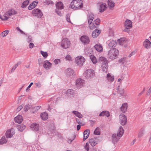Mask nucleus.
<instances>
[{
  "instance_id": "1",
  "label": "nucleus",
  "mask_w": 151,
  "mask_h": 151,
  "mask_svg": "<svg viewBox=\"0 0 151 151\" xmlns=\"http://www.w3.org/2000/svg\"><path fill=\"white\" fill-rule=\"evenodd\" d=\"M94 16L92 14H90L88 17V23L89 24V27L91 29H93L98 27L99 25L100 20L99 19H97L92 22L94 19Z\"/></svg>"
},
{
  "instance_id": "2",
  "label": "nucleus",
  "mask_w": 151,
  "mask_h": 151,
  "mask_svg": "<svg viewBox=\"0 0 151 151\" xmlns=\"http://www.w3.org/2000/svg\"><path fill=\"white\" fill-rule=\"evenodd\" d=\"M83 6V1L81 0H73L71 3L69 7L77 10L81 9Z\"/></svg>"
},
{
  "instance_id": "3",
  "label": "nucleus",
  "mask_w": 151,
  "mask_h": 151,
  "mask_svg": "<svg viewBox=\"0 0 151 151\" xmlns=\"http://www.w3.org/2000/svg\"><path fill=\"white\" fill-rule=\"evenodd\" d=\"M124 130L122 126H120L118 129V132L116 134H113L112 135V142L114 143L117 142L122 137L124 133Z\"/></svg>"
},
{
  "instance_id": "4",
  "label": "nucleus",
  "mask_w": 151,
  "mask_h": 151,
  "mask_svg": "<svg viewBox=\"0 0 151 151\" xmlns=\"http://www.w3.org/2000/svg\"><path fill=\"white\" fill-rule=\"evenodd\" d=\"M119 54V51L117 49L113 48L109 51L108 57L110 59L114 60L117 58Z\"/></svg>"
},
{
  "instance_id": "5",
  "label": "nucleus",
  "mask_w": 151,
  "mask_h": 151,
  "mask_svg": "<svg viewBox=\"0 0 151 151\" xmlns=\"http://www.w3.org/2000/svg\"><path fill=\"white\" fill-rule=\"evenodd\" d=\"M99 60L102 64L101 66L102 71L104 72L107 73L108 67V60L104 57H100Z\"/></svg>"
},
{
  "instance_id": "6",
  "label": "nucleus",
  "mask_w": 151,
  "mask_h": 151,
  "mask_svg": "<svg viewBox=\"0 0 151 151\" xmlns=\"http://www.w3.org/2000/svg\"><path fill=\"white\" fill-rule=\"evenodd\" d=\"M30 127L32 130L36 132V134L38 136L41 135L42 133V130L41 129H39L38 124L34 123L31 124Z\"/></svg>"
},
{
  "instance_id": "7",
  "label": "nucleus",
  "mask_w": 151,
  "mask_h": 151,
  "mask_svg": "<svg viewBox=\"0 0 151 151\" xmlns=\"http://www.w3.org/2000/svg\"><path fill=\"white\" fill-rule=\"evenodd\" d=\"M124 26L125 29L124 31L125 32H128V29L132 27V22L129 19H126L124 23Z\"/></svg>"
},
{
  "instance_id": "8",
  "label": "nucleus",
  "mask_w": 151,
  "mask_h": 151,
  "mask_svg": "<svg viewBox=\"0 0 151 151\" xmlns=\"http://www.w3.org/2000/svg\"><path fill=\"white\" fill-rule=\"evenodd\" d=\"M70 44L69 40L68 38H65L62 40L61 45L63 48L66 49L70 47Z\"/></svg>"
},
{
  "instance_id": "9",
  "label": "nucleus",
  "mask_w": 151,
  "mask_h": 151,
  "mask_svg": "<svg viewBox=\"0 0 151 151\" xmlns=\"http://www.w3.org/2000/svg\"><path fill=\"white\" fill-rule=\"evenodd\" d=\"M94 75V71L91 69L86 70L84 73V76L86 78H88Z\"/></svg>"
},
{
  "instance_id": "10",
  "label": "nucleus",
  "mask_w": 151,
  "mask_h": 151,
  "mask_svg": "<svg viewBox=\"0 0 151 151\" xmlns=\"http://www.w3.org/2000/svg\"><path fill=\"white\" fill-rule=\"evenodd\" d=\"M76 61L77 64L78 65L81 66L83 65V63L85 62V59L83 57L80 56L76 58Z\"/></svg>"
},
{
  "instance_id": "11",
  "label": "nucleus",
  "mask_w": 151,
  "mask_h": 151,
  "mask_svg": "<svg viewBox=\"0 0 151 151\" xmlns=\"http://www.w3.org/2000/svg\"><path fill=\"white\" fill-rule=\"evenodd\" d=\"M32 14L33 16L38 18H41L42 16V14L41 11L38 9H35L32 11Z\"/></svg>"
},
{
  "instance_id": "12",
  "label": "nucleus",
  "mask_w": 151,
  "mask_h": 151,
  "mask_svg": "<svg viewBox=\"0 0 151 151\" xmlns=\"http://www.w3.org/2000/svg\"><path fill=\"white\" fill-rule=\"evenodd\" d=\"M120 123L122 125H125L127 122V118L124 114H120L119 115Z\"/></svg>"
},
{
  "instance_id": "13",
  "label": "nucleus",
  "mask_w": 151,
  "mask_h": 151,
  "mask_svg": "<svg viewBox=\"0 0 151 151\" xmlns=\"http://www.w3.org/2000/svg\"><path fill=\"white\" fill-rule=\"evenodd\" d=\"M80 40L83 43L86 45L88 44L90 41L89 37L85 35L81 36Z\"/></svg>"
},
{
  "instance_id": "14",
  "label": "nucleus",
  "mask_w": 151,
  "mask_h": 151,
  "mask_svg": "<svg viewBox=\"0 0 151 151\" xmlns=\"http://www.w3.org/2000/svg\"><path fill=\"white\" fill-rule=\"evenodd\" d=\"M15 134L14 130V129L12 128L8 130L6 133V136L7 138H11Z\"/></svg>"
},
{
  "instance_id": "15",
  "label": "nucleus",
  "mask_w": 151,
  "mask_h": 151,
  "mask_svg": "<svg viewBox=\"0 0 151 151\" xmlns=\"http://www.w3.org/2000/svg\"><path fill=\"white\" fill-rule=\"evenodd\" d=\"M52 65L51 63L48 61L46 60L44 62L43 65L46 70H48L51 68Z\"/></svg>"
},
{
  "instance_id": "16",
  "label": "nucleus",
  "mask_w": 151,
  "mask_h": 151,
  "mask_svg": "<svg viewBox=\"0 0 151 151\" xmlns=\"http://www.w3.org/2000/svg\"><path fill=\"white\" fill-rule=\"evenodd\" d=\"M84 84V81L81 79L79 78L76 80V85L78 87H81Z\"/></svg>"
},
{
  "instance_id": "17",
  "label": "nucleus",
  "mask_w": 151,
  "mask_h": 151,
  "mask_svg": "<svg viewBox=\"0 0 151 151\" xmlns=\"http://www.w3.org/2000/svg\"><path fill=\"white\" fill-rule=\"evenodd\" d=\"M143 45L144 47L147 49L151 47V42L147 39H146L143 42Z\"/></svg>"
},
{
  "instance_id": "18",
  "label": "nucleus",
  "mask_w": 151,
  "mask_h": 151,
  "mask_svg": "<svg viewBox=\"0 0 151 151\" xmlns=\"http://www.w3.org/2000/svg\"><path fill=\"white\" fill-rule=\"evenodd\" d=\"M89 142L92 146L93 147L98 143V141L96 138H92L89 140Z\"/></svg>"
},
{
  "instance_id": "19",
  "label": "nucleus",
  "mask_w": 151,
  "mask_h": 151,
  "mask_svg": "<svg viewBox=\"0 0 151 151\" xmlns=\"http://www.w3.org/2000/svg\"><path fill=\"white\" fill-rule=\"evenodd\" d=\"M90 134V130L88 129H87L84 131L83 132V141L88 138Z\"/></svg>"
},
{
  "instance_id": "20",
  "label": "nucleus",
  "mask_w": 151,
  "mask_h": 151,
  "mask_svg": "<svg viewBox=\"0 0 151 151\" xmlns=\"http://www.w3.org/2000/svg\"><path fill=\"white\" fill-rule=\"evenodd\" d=\"M101 33V31L96 29L92 33V37L94 38H96Z\"/></svg>"
},
{
  "instance_id": "21",
  "label": "nucleus",
  "mask_w": 151,
  "mask_h": 151,
  "mask_svg": "<svg viewBox=\"0 0 151 151\" xmlns=\"http://www.w3.org/2000/svg\"><path fill=\"white\" fill-rule=\"evenodd\" d=\"M128 107V104L127 103L123 104L120 108L122 111L124 113L127 111Z\"/></svg>"
},
{
  "instance_id": "22",
  "label": "nucleus",
  "mask_w": 151,
  "mask_h": 151,
  "mask_svg": "<svg viewBox=\"0 0 151 151\" xmlns=\"http://www.w3.org/2000/svg\"><path fill=\"white\" fill-rule=\"evenodd\" d=\"M38 3V1H35L32 2L28 6V9L31 10L34 8L37 5Z\"/></svg>"
},
{
  "instance_id": "23",
  "label": "nucleus",
  "mask_w": 151,
  "mask_h": 151,
  "mask_svg": "<svg viewBox=\"0 0 151 151\" xmlns=\"http://www.w3.org/2000/svg\"><path fill=\"white\" fill-rule=\"evenodd\" d=\"M17 12L14 9H10L6 13L8 16H12L17 14Z\"/></svg>"
},
{
  "instance_id": "24",
  "label": "nucleus",
  "mask_w": 151,
  "mask_h": 151,
  "mask_svg": "<svg viewBox=\"0 0 151 151\" xmlns=\"http://www.w3.org/2000/svg\"><path fill=\"white\" fill-rule=\"evenodd\" d=\"M14 120L16 122L20 123L23 120L22 117V116L18 115L17 116L15 117Z\"/></svg>"
},
{
  "instance_id": "25",
  "label": "nucleus",
  "mask_w": 151,
  "mask_h": 151,
  "mask_svg": "<svg viewBox=\"0 0 151 151\" xmlns=\"http://www.w3.org/2000/svg\"><path fill=\"white\" fill-rule=\"evenodd\" d=\"M116 45V42L114 40L109 41L108 42V45L110 48L115 47Z\"/></svg>"
},
{
  "instance_id": "26",
  "label": "nucleus",
  "mask_w": 151,
  "mask_h": 151,
  "mask_svg": "<svg viewBox=\"0 0 151 151\" xmlns=\"http://www.w3.org/2000/svg\"><path fill=\"white\" fill-rule=\"evenodd\" d=\"M94 48L97 51L99 52H101L103 50L102 47L100 44H96L94 46Z\"/></svg>"
},
{
  "instance_id": "27",
  "label": "nucleus",
  "mask_w": 151,
  "mask_h": 151,
  "mask_svg": "<svg viewBox=\"0 0 151 151\" xmlns=\"http://www.w3.org/2000/svg\"><path fill=\"white\" fill-rule=\"evenodd\" d=\"M65 73L67 76L72 75L74 73L73 70L70 68H68L65 71Z\"/></svg>"
},
{
  "instance_id": "28",
  "label": "nucleus",
  "mask_w": 151,
  "mask_h": 151,
  "mask_svg": "<svg viewBox=\"0 0 151 151\" xmlns=\"http://www.w3.org/2000/svg\"><path fill=\"white\" fill-rule=\"evenodd\" d=\"M106 8V5L105 4H102L100 5L99 10L100 12H103Z\"/></svg>"
},
{
  "instance_id": "29",
  "label": "nucleus",
  "mask_w": 151,
  "mask_h": 151,
  "mask_svg": "<svg viewBox=\"0 0 151 151\" xmlns=\"http://www.w3.org/2000/svg\"><path fill=\"white\" fill-rule=\"evenodd\" d=\"M108 7L110 9L113 8L115 4L111 0H108Z\"/></svg>"
},
{
  "instance_id": "30",
  "label": "nucleus",
  "mask_w": 151,
  "mask_h": 151,
  "mask_svg": "<svg viewBox=\"0 0 151 151\" xmlns=\"http://www.w3.org/2000/svg\"><path fill=\"white\" fill-rule=\"evenodd\" d=\"M56 6L57 8H58V9H61L63 8V3L61 1L57 2L56 4Z\"/></svg>"
},
{
  "instance_id": "31",
  "label": "nucleus",
  "mask_w": 151,
  "mask_h": 151,
  "mask_svg": "<svg viewBox=\"0 0 151 151\" xmlns=\"http://www.w3.org/2000/svg\"><path fill=\"white\" fill-rule=\"evenodd\" d=\"M114 78L113 76L111 75L110 73H108L107 75V79L110 81H113Z\"/></svg>"
},
{
  "instance_id": "32",
  "label": "nucleus",
  "mask_w": 151,
  "mask_h": 151,
  "mask_svg": "<svg viewBox=\"0 0 151 151\" xmlns=\"http://www.w3.org/2000/svg\"><path fill=\"white\" fill-rule=\"evenodd\" d=\"M40 116L42 119L44 121L46 120L48 117V114H41Z\"/></svg>"
},
{
  "instance_id": "33",
  "label": "nucleus",
  "mask_w": 151,
  "mask_h": 151,
  "mask_svg": "<svg viewBox=\"0 0 151 151\" xmlns=\"http://www.w3.org/2000/svg\"><path fill=\"white\" fill-rule=\"evenodd\" d=\"M90 58L93 64H96L97 63V60L96 58L93 55H91L90 56Z\"/></svg>"
},
{
  "instance_id": "34",
  "label": "nucleus",
  "mask_w": 151,
  "mask_h": 151,
  "mask_svg": "<svg viewBox=\"0 0 151 151\" xmlns=\"http://www.w3.org/2000/svg\"><path fill=\"white\" fill-rule=\"evenodd\" d=\"M8 15L6 14V13L2 16L0 15V18L3 21H6L8 19Z\"/></svg>"
},
{
  "instance_id": "35",
  "label": "nucleus",
  "mask_w": 151,
  "mask_h": 151,
  "mask_svg": "<svg viewBox=\"0 0 151 151\" xmlns=\"http://www.w3.org/2000/svg\"><path fill=\"white\" fill-rule=\"evenodd\" d=\"M32 107V106L31 105L27 104L25 105L24 108V111L26 112L27 111L29 110L30 108Z\"/></svg>"
},
{
  "instance_id": "36",
  "label": "nucleus",
  "mask_w": 151,
  "mask_h": 151,
  "mask_svg": "<svg viewBox=\"0 0 151 151\" xmlns=\"http://www.w3.org/2000/svg\"><path fill=\"white\" fill-rule=\"evenodd\" d=\"M7 142V140L6 139V137L4 136H3L0 139V144H3L6 143Z\"/></svg>"
},
{
  "instance_id": "37",
  "label": "nucleus",
  "mask_w": 151,
  "mask_h": 151,
  "mask_svg": "<svg viewBox=\"0 0 151 151\" xmlns=\"http://www.w3.org/2000/svg\"><path fill=\"white\" fill-rule=\"evenodd\" d=\"M117 92L121 95H122L124 92V90L123 89H119V86H118L116 89Z\"/></svg>"
},
{
  "instance_id": "38",
  "label": "nucleus",
  "mask_w": 151,
  "mask_h": 151,
  "mask_svg": "<svg viewBox=\"0 0 151 151\" xmlns=\"http://www.w3.org/2000/svg\"><path fill=\"white\" fill-rule=\"evenodd\" d=\"M21 64V62L20 61L18 62L14 66H13L12 68L11 69V72H13L14 71V70L16 69V68L18 67V66L20 65Z\"/></svg>"
},
{
  "instance_id": "39",
  "label": "nucleus",
  "mask_w": 151,
  "mask_h": 151,
  "mask_svg": "<svg viewBox=\"0 0 151 151\" xmlns=\"http://www.w3.org/2000/svg\"><path fill=\"white\" fill-rule=\"evenodd\" d=\"M9 32L8 30H5L1 32L0 34V35L3 37H4L8 34Z\"/></svg>"
},
{
  "instance_id": "40",
  "label": "nucleus",
  "mask_w": 151,
  "mask_h": 151,
  "mask_svg": "<svg viewBox=\"0 0 151 151\" xmlns=\"http://www.w3.org/2000/svg\"><path fill=\"white\" fill-rule=\"evenodd\" d=\"M29 3V0H27L25 1L22 4V7L23 8H24Z\"/></svg>"
},
{
  "instance_id": "41",
  "label": "nucleus",
  "mask_w": 151,
  "mask_h": 151,
  "mask_svg": "<svg viewBox=\"0 0 151 151\" xmlns=\"http://www.w3.org/2000/svg\"><path fill=\"white\" fill-rule=\"evenodd\" d=\"M40 108V106H38L32 108V111L33 113H35L37 112V111Z\"/></svg>"
},
{
  "instance_id": "42",
  "label": "nucleus",
  "mask_w": 151,
  "mask_h": 151,
  "mask_svg": "<svg viewBox=\"0 0 151 151\" xmlns=\"http://www.w3.org/2000/svg\"><path fill=\"white\" fill-rule=\"evenodd\" d=\"M26 128L25 125L23 124H21L18 126L19 130L20 131H22Z\"/></svg>"
},
{
  "instance_id": "43",
  "label": "nucleus",
  "mask_w": 151,
  "mask_h": 151,
  "mask_svg": "<svg viewBox=\"0 0 151 151\" xmlns=\"http://www.w3.org/2000/svg\"><path fill=\"white\" fill-rule=\"evenodd\" d=\"M73 93H74V91L72 89H68L66 92V94L68 95H72Z\"/></svg>"
},
{
  "instance_id": "44",
  "label": "nucleus",
  "mask_w": 151,
  "mask_h": 151,
  "mask_svg": "<svg viewBox=\"0 0 151 151\" xmlns=\"http://www.w3.org/2000/svg\"><path fill=\"white\" fill-rule=\"evenodd\" d=\"M94 133L96 135H100V132L99 131V129L98 127L96 128L94 131Z\"/></svg>"
},
{
  "instance_id": "45",
  "label": "nucleus",
  "mask_w": 151,
  "mask_h": 151,
  "mask_svg": "<svg viewBox=\"0 0 151 151\" xmlns=\"http://www.w3.org/2000/svg\"><path fill=\"white\" fill-rule=\"evenodd\" d=\"M44 3L46 4H53V2L50 0H45L44 1Z\"/></svg>"
},
{
  "instance_id": "46",
  "label": "nucleus",
  "mask_w": 151,
  "mask_h": 151,
  "mask_svg": "<svg viewBox=\"0 0 151 151\" xmlns=\"http://www.w3.org/2000/svg\"><path fill=\"white\" fill-rule=\"evenodd\" d=\"M126 57L122 58L119 60V62L120 63L123 64L126 60Z\"/></svg>"
},
{
  "instance_id": "47",
  "label": "nucleus",
  "mask_w": 151,
  "mask_h": 151,
  "mask_svg": "<svg viewBox=\"0 0 151 151\" xmlns=\"http://www.w3.org/2000/svg\"><path fill=\"white\" fill-rule=\"evenodd\" d=\"M41 53L44 58H46L48 56V54L47 52H45L42 51H41Z\"/></svg>"
},
{
  "instance_id": "48",
  "label": "nucleus",
  "mask_w": 151,
  "mask_h": 151,
  "mask_svg": "<svg viewBox=\"0 0 151 151\" xmlns=\"http://www.w3.org/2000/svg\"><path fill=\"white\" fill-rule=\"evenodd\" d=\"M66 19L68 22L71 23L70 19V15L69 14H68L66 15Z\"/></svg>"
},
{
  "instance_id": "49",
  "label": "nucleus",
  "mask_w": 151,
  "mask_h": 151,
  "mask_svg": "<svg viewBox=\"0 0 151 151\" xmlns=\"http://www.w3.org/2000/svg\"><path fill=\"white\" fill-rule=\"evenodd\" d=\"M85 149L87 150V151H88L89 150V144L87 142L85 146L84 147Z\"/></svg>"
},
{
  "instance_id": "50",
  "label": "nucleus",
  "mask_w": 151,
  "mask_h": 151,
  "mask_svg": "<svg viewBox=\"0 0 151 151\" xmlns=\"http://www.w3.org/2000/svg\"><path fill=\"white\" fill-rule=\"evenodd\" d=\"M144 132L143 131H141L139 132L138 134V137L140 138L144 134Z\"/></svg>"
},
{
  "instance_id": "51",
  "label": "nucleus",
  "mask_w": 151,
  "mask_h": 151,
  "mask_svg": "<svg viewBox=\"0 0 151 151\" xmlns=\"http://www.w3.org/2000/svg\"><path fill=\"white\" fill-rule=\"evenodd\" d=\"M57 14L60 16H61L62 15V14L60 11L58 10V9H56L55 10Z\"/></svg>"
},
{
  "instance_id": "52",
  "label": "nucleus",
  "mask_w": 151,
  "mask_h": 151,
  "mask_svg": "<svg viewBox=\"0 0 151 151\" xmlns=\"http://www.w3.org/2000/svg\"><path fill=\"white\" fill-rule=\"evenodd\" d=\"M54 63L55 64L57 65L60 63V60L58 59H56L55 60Z\"/></svg>"
},
{
  "instance_id": "53",
  "label": "nucleus",
  "mask_w": 151,
  "mask_h": 151,
  "mask_svg": "<svg viewBox=\"0 0 151 151\" xmlns=\"http://www.w3.org/2000/svg\"><path fill=\"white\" fill-rule=\"evenodd\" d=\"M110 116V114H99V116H106L107 117L109 116Z\"/></svg>"
},
{
  "instance_id": "54",
  "label": "nucleus",
  "mask_w": 151,
  "mask_h": 151,
  "mask_svg": "<svg viewBox=\"0 0 151 151\" xmlns=\"http://www.w3.org/2000/svg\"><path fill=\"white\" fill-rule=\"evenodd\" d=\"M36 86L37 88H40L41 86V84L40 82L36 83H35Z\"/></svg>"
},
{
  "instance_id": "55",
  "label": "nucleus",
  "mask_w": 151,
  "mask_h": 151,
  "mask_svg": "<svg viewBox=\"0 0 151 151\" xmlns=\"http://www.w3.org/2000/svg\"><path fill=\"white\" fill-rule=\"evenodd\" d=\"M119 42L120 44V45L123 44V42L124 41V38H121L120 39H119Z\"/></svg>"
},
{
  "instance_id": "56",
  "label": "nucleus",
  "mask_w": 151,
  "mask_h": 151,
  "mask_svg": "<svg viewBox=\"0 0 151 151\" xmlns=\"http://www.w3.org/2000/svg\"><path fill=\"white\" fill-rule=\"evenodd\" d=\"M23 106L22 105H20L19 106L17 109V111L18 112L20 111L23 108Z\"/></svg>"
},
{
  "instance_id": "57",
  "label": "nucleus",
  "mask_w": 151,
  "mask_h": 151,
  "mask_svg": "<svg viewBox=\"0 0 151 151\" xmlns=\"http://www.w3.org/2000/svg\"><path fill=\"white\" fill-rule=\"evenodd\" d=\"M16 29L17 30L19 31L21 33L25 35V34L24 32H23V31L21 30L19 27H16Z\"/></svg>"
},
{
  "instance_id": "58",
  "label": "nucleus",
  "mask_w": 151,
  "mask_h": 151,
  "mask_svg": "<svg viewBox=\"0 0 151 151\" xmlns=\"http://www.w3.org/2000/svg\"><path fill=\"white\" fill-rule=\"evenodd\" d=\"M65 59L68 60H71V57L69 55H67L65 58Z\"/></svg>"
},
{
  "instance_id": "59",
  "label": "nucleus",
  "mask_w": 151,
  "mask_h": 151,
  "mask_svg": "<svg viewBox=\"0 0 151 151\" xmlns=\"http://www.w3.org/2000/svg\"><path fill=\"white\" fill-rule=\"evenodd\" d=\"M29 47L30 48H32L34 46V44L32 43H30L29 45Z\"/></svg>"
},
{
  "instance_id": "60",
  "label": "nucleus",
  "mask_w": 151,
  "mask_h": 151,
  "mask_svg": "<svg viewBox=\"0 0 151 151\" xmlns=\"http://www.w3.org/2000/svg\"><path fill=\"white\" fill-rule=\"evenodd\" d=\"M76 116H77L79 118H81L82 117V115L81 114H75Z\"/></svg>"
},
{
  "instance_id": "61",
  "label": "nucleus",
  "mask_w": 151,
  "mask_h": 151,
  "mask_svg": "<svg viewBox=\"0 0 151 151\" xmlns=\"http://www.w3.org/2000/svg\"><path fill=\"white\" fill-rule=\"evenodd\" d=\"M32 40V38L31 37H28V38L27 39V41L29 42H31Z\"/></svg>"
},
{
  "instance_id": "62",
  "label": "nucleus",
  "mask_w": 151,
  "mask_h": 151,
  "mask_svg": "<svg viewBox=\"0 0 151 151\" xmlns=\"http://www.w3.org/2000/svg\"><path fill=\"white\" fill-rule=\"evenodd\" d=\"M33 83L32 82L30 83L29 85L28 86L26 89V91H27L30 88L31 86L33 85Z\"/></svg>"
},
{
  "instance_id": "63",
  "label": "nucleus",
  "mask_w": 151,
  "mask_h": 151,
  "mask_svg": "<svg viewBox=\"0 0 151 151\" xmlns=\"http://www.w3.org/2000/svg\"><path fill=\"white\" fill-rule=\"evenodd\" d=\"M74 139V138L73 139H68L67 140V142L69 143H70Z\"/></svg>"
},
{
  "instance_id": "64",
  "label": "nucleus",
  "mask_w": 151,
  "mask_h": 151,
  "mask_svg": "<svg viewBox=\"0 0 151 151\" xmlns=\"http://www.w3.org/2000/svg\"><path fill=\"white\" fill-rule=\"evenodd\" d=\"M100 113H109V111H102V112H101Z\"/></svg>"
}]
</instances>
